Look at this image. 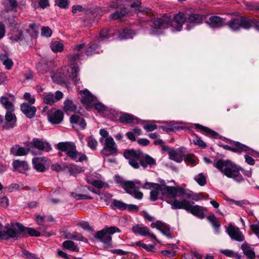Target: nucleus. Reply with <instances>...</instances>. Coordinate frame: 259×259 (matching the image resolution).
Masks as SVG:
<instances>
[{"mask_svg":"<svg viewBox=\"0 0 259 259\" xmlns=\"http://www.w3.org/2000/svg\"><path fill=\"white\" fill-rule=\"evenodd\" d=\"M119 120L120 122L124 124H128L131 123H140L142 122L141 120L138 119L133 115L128 113L122 114L119 117Z\"/></svg>","mask_w":259,"mask_h":259,"instance_id":"28","label":"nucleus"},{"mask_svg":"<svg viewBox=\"0 0 259 259\" xmlns=\"http://www.w3.org/2000/svg\"><path fill=\"white\" fill-rule=\"evenodd\" d=\"M123 155L128 159L129 164L134 168H139L140 166L144 169L152 168L156 164L153 157L139 150H127Z\"/></svg>","mask_w":259,"mask_h":259,"instance_id":"2","label":"nucleus"},{"mask_svg":"<svg viewBox=\"0 0 259 259\" xmlns=\"http://www.w3.org/2000/svg\"><path fill=\"white\" fill-rule=\"evenodd\" d=\"M12 164L14 170L20 173L24 174L28 169V165L24 161L15 160Z\"/></svg>","mask_w":259,"mask_h":259,"instance_id":"30","label":"nucleus"},{"mask_svg":"<svg viewBox=\"0 0 259 259\" xmlns=\"http://www.w3.org/2000/svg\"><path fill=\"white\" fill-rule=\"evenodd\" d=\"M11 40L15 41H21L23 39L22 31L20 30H13L10 36Z\"/></svg>","mask_w":259,"mask_h":259,"instance_id":"42","label":"nucleus"},{"mask_svg":"<svg viewBox=\"0 0 259 259\" xmlns=\"http://www.w3.org/2000/svg\"><path fill=\"white\" fill-rule=\"evenodd\" d=\"M233 145L235 146V147H232L228 145L224 146L223 147L226 150H230L236 153L247 152L250 150V148L248 146L238 142H233Z\"/></svg>","mask_w":259,"mask_h":259,"instance_id":"24","label":"nucleus"},{"mask_svg":"<svg viewBox=\"0 0 259 259\" xmlns=\"http://www.w3.org/2000/svg\"><path fill=\"white\" fill-rule=\"evenodd\" d=\"M2 4L6 12H17L18 4L16 0H4Z\"/></svg>","mask_w":259,"mask_h":259,"instance_id":"31","label":"nucleus"},{"mask_svg":"<svg viewBox=\"0 0 259 259\" xmlns=\"http://www.w3.org/2000/svg\"><path fill=\"white\" fill-rule=\"evenodd\" d=\"M146 189H151L150 199L152 201H156L160 196H169L171 197V193L175 190V187H162L159 184L153 183L146 182L142 186Z\"/></svg>","mask_w":259,"mask_h":259,"instance_id":"6","label":"nucleus"},{"mask_svg":"<svg viewBox=\"0 0 259 259\" xmlns=\"http://www.w3.org/2000/svg\"><path fill=\"white\" fill-rule=\"evenodd\" d=\"M127 209L130 211H138L139 207L135 204H127Z\"/></svg>","mask_w":259,"mask_h":259,"instance_id":"63","label":"nucleus"},{"mask_svg":"<svg viewBox=\"0 0 259 259\" xmlns=\"http://www.w3.org/2000/svg\"><path fill=\"white\" fill-rule=\"evenodd\" d=\"M21 110L22 113L28 118H32L36 112L35 106L29 105L27 103H23L21 105Z\"/></svg>","mask_w":259,"mask_h":259,"instance_id":"27","label":"nucleus"},{"mask_svg":"<svg viewBox=\"0 0 259 259\" xmlns=\"http://www.w3.org/2000/svg\"><path fill=\"white\" fill-rule=\"evenodd\" d=\"M213 166L219 169L223 174L228 178H233L235 181L240 183L244 181L239 171L241 170L243 175L250 178L252 175L251 170H244L229 160L220 159L213 164Z\"/></svg>","mask_w":259,"mask_h":259,"instance_id":"3","label":"nucleus"},{"mask_svg":"<svg viewBox=\"0 0 259 259\" xmlns=\"http://www.w3.org/2000/svg\"><path fill=\"white\" fill-rule=\"evenodd\" d=\"M227 25L232 30L236 31L241 27L249 29L255 24L252 22V18H247L237 15L232 18L229 22L227 23Z\"/></svg>","mask_w":259,"mask_h":259,"instance_id":"8","label":"nucleus"},{"mask_svg":"<svg viewBox=\"0 0 259 259\" xmlns=\"http://www.w3.org/2000/svg\"><path fill=\"white\" fill-rule=\"evenodd\" d=\"M80 94L81 102L83 104L89 105L94 101V97L88 90L81 91Z\"/></svg>","mask_w":259,"mask_h":259,"instance_id":"33","label":"nucleus"},{"mask_svg":"<svg viewBox=\"0 0 259 259\" xmlns=\"http://www.w3.org/2000/svg\"><path fill=\"white\" fill-rule=\"evenodd\" d=\"M110 31L106 29H103L101 30L99 34V37L101 38H106L107 39H108L110 37Z\"/></svg>","mask_w":259,"mask_h":259,"instance_id":"56","label":"nucleus"},{"mask_svg":"<svg viewBox=\"0 0 259 259\" xmlns=\"http://www.w3.org/2000/svg\"><path fill=\"white\" fill-rule=\"evenodd\" d=\"M24 99L28 101V102L33 104L35 102V99L33 97L31 96V94L29 93H25L24 95Z\"/></svg>","mask_w":259,"mask_h":259,"instance_id":"58","label":"nucleus"},{"mask_svg":"<svg viewBox=\"0 0 259 259\" xmlns=\"http://www.w3.org/2000/svg\"><path fill=\"white\" fill-rule=\"evenodd\" d=\"M222 253L230 257H234L236 256L235 253L232 250L225 249L222 251Z\"/></svg>","mask_w":259,"mask_h":259,"instance_id":"61","label":"nucleus"},{"mask_svg":"<svg viewBox=\"0 0 259 259\" xmlns=\"http://www.w3.org/2000/svg\"><path fill=\"white\" fill-rule=\"evenodd\" d=\"M15 228L16 229V237H15V240L18 239L21 236L25 235L28 234L30 236H40V233L35 230L28 227H25L20 223H16L15 224Z\"/></svg>","mask_w":259,"mask_h":259,"instance_id":"11","label":"nucleus"},{"mask_svg":"<svg viewBox=\"0 0 259 259\" xmlns=\"http://www.w3.org/2000/svg\"><path fill=\"white\" fill-rule=\"evenodd\" d=\"M31 151L30 148L27 147L26 149L21 147L19 145H15L10 149V153L16 156H22L26 155L29 151ZM33 154H35V153L31 151Z\"/></svg>","mask_w":259,"mask_h":259,"instance_id":"23","label":"nucleus"},{"mask_svg":"<svg viewBox=\"0 0 259 259\" xmlns=\"http://www.w3.org/2000/svg\"><path fill=\"white\" fill-rule=\"evenodd\" d=\"M47 117L49 121L53 124H58L62 122L64 118V113L61 110L52 109L48 111Z\"/></svg>","mask_w":259,"mask_h":259,"instance_id":"14","label":"nucleus"},{"mask_svg":"<svg viewBox=\"0 0 259 259\" xmlns=\"http://www.w3.org/2000/svg\"><path fill=\"white\" fill-rule=\"evenodd\" d=\"M52 32L51 29L48 26L43 27L41 28V34L42 36L46 37H50L52 35Z\"/></svg>","mask_w":259,"mask_h":259,"instance_id":"53","label":"nucleus"},{"mask_svg":"<svg viewBox=\"0 0 259 259\" xmlns=\"http://www.w3.org/2000/svg\"><path fill=\"white\" fill-rule=\"evenodd\" d=\"M169 158L177 162H181L183 160V155L181 151L175 150L170 149L168 152Z\"/></svg>","mask_w":259,"mask_h":259,"instance_id":"35","label":"nucleus"},{"mask_svg":"<svg viewBox=\"0 0 259 259\" xmlns=\"http://www.w3.org/2000/svg\"><path fill=\"white\" fill-rule=\"evenodd\" d=\"M0 123L2 124L3 128L6 130L15 127L17 124V117L14 113V111H7L5 115V121L3 120H1Z\"/></svg>","mask_w":259,"mask_h":259,"instance_id":"13","label":"nucleus"},{"mask_svg":"<svg viewBox=\"0 0 259 259\" xmlns=\"http://www.w3.org/2000/svg\"><path fill=\"white\" fill-rule=\"evenodd\" d=\"M66 238L69 239L84 241V237L80 233L77 232H74L72 234L68 233L66 235Z\"/></svg>","mask_w":259,"mask_h":259,"instance_id":"46","label":"nucleus"},{"mask_svg":"<svg viewBox=\"0 0 259 259\" xmlns=\"http://www.w3.org/2000/svg\"><path fill=\"white\" fill-rule=\"evenodd\" d=\"M23 254L27 259H38V257L34 253L29 252L27 250H24Z\"/></svg>","mask_w":259,"mask_h":259,"instance_id":"55","label":"nucleus"},{"mask_svg":"<svg viewBox=\"0 0 259 259\" xmlns=\"http://www.w3.org/2000/svg\"><path fill=\"white\" fill-rule=\"evenodd\" d=\"M88 146L92 150H96L98 142L93 136L88 137L87 139Z\"/></svg>","mask_w":259,"mask_h":259,"instance_id":"48","label":"nucleus"},{"mask_svg":"<svg viewBox=\"0 0 259 259\" xmlns=\"http://www.w3.org/2000/svg\"><path fill=\"white\" fill-rule=\"evenodd\" d=\"M130 7L134 9L138 13H141L143 14L147 13L149 10L142 6V2L140 0H133L130 5Z\"/></svg>","mask_w":259,"mask_h":259,"instance_id":"34","label":"nucleus"},{"mask_svg":"<svg viewBox=\"0 0 259 259\" xmlns=\"http://www.w3.org/2000/svg\"><path fill=\"white\" fill-rule=\"evenodd\" d=\"M167 202L171 205L173 209H184L200 218L203 217L204 213L202 207L198 205L193 206L189 201L185 199L182 200H167Z\"/></svg>","mask_w":259,"mask_h":259,"instance_id":"7","label":"nucleus"},{"mask_svg":"<svg viewBox=\"0 0 259 259\" xmlns=\"http://www.w3.org/2000/svg\"><path fill=\"white\" fill-rule=\"evenodd\" d=\"M157 126L155 124H147L144 126V128L147 132H152L157 129Z\"/></svg>","mask_w":259,"mask_h":259,"instance_id":"60","label":"nucleus"},{"mask_svg":"<svg viewBox=\"0 0 259 259\" xmlns=\"http://www.w3.org/2000/svg\"><path fill=\"white\" fill-rule=\"evenodd\" d=\"M10 97L12 98L11 101L7 97L2 96L0 98V102L7 111H14V105L12 103L14 101V97L12 95H10Z\"/></svg>","mask_w":259,"mask_h":259,"instance_id":"29","label":"nucleus"},{"mask_svg":"<svg viewBox=\"0 0 259 259\" xmlns=\"http://www.w3.org/2000/svg\"><path fill=\"white\" fill-rule=\"evenodd\" d=\"M64 110L66 113L74 112L76 110V106L72 100L67 99L64 102Z\"/></svg>","mask_w":259,"mask_h":259,"instance_id":"37","label":"nucleus"},{"mask_svg":"<svg viewBox=\"0 0 259 259\" xmlns=\"http://www.w3.org/2000/svg\"><path fill=\"white\" fill-rule=\"evenodd\" d=\"M62 246L64 248L72 251L78 252L79 250L78 247L71 240L64 241L62 243Z\"/></svg>","mask_w":259,"mask_h":259,"instance_id":"36","label":"nucleus"},{"mask_svg":"<svg viewBox=\"0 0 259 259\" xmlns=\"http://www.w3.org/2000/svg\"><path fill=\"white\" fill-rule=\"evenodd\" d=\"M111 206L114 209H118L120 210H124L127 208V204L116 199H114L112 201Z\"/></svg>","mask_w":259,"mask_h":259,"instance_id":"41","label":"nucleus"},{"mask_svg":"<svg viewBox=\"0 0 259 259\" xmlns=\"http://www.w3.org/2000/svg\"><path fill=\"white\" fill-rule=\"evenodd\" d=\"M70 121L72 124L76 126L78 125L82 130H84L85 128L86 122L85 120L78 115H72L70 118Z\"/></svg>","mask_w":259,"mask_h":259,"instance_id":"32","label":"nucleus"},{"mask_svg":"<svg viewBox=\"0 0 259 259\" xmlns=\"http://www.w3.org/2000/svg\"><path fill=\"white\" fill-rule=\"evenodd\" d=\"M57 147L58 150L65 152L67 156L76 162H82L88 160V157L84 154L77 151L74 142H59Z\"/></svg>","mask_w":259,"mask_h":259,"instance_id":"4","label":"nucleus"},{"mask_svg":"<svg viewBox=\"0 0 259 259\" xmlns=\"http://www.w3.org/2000/svg\"><path fill=\"white\" fill-rule=\"evenodd\" d=\"M51 50L55 53L61 52L63 50L64 45L61 41H53L50 44Z\"/></svg>","mask_w":259,"mask_h":259,"instance_id":"38","label":"nucleus"},{"mask_svg":"<svg viewBox=\"0 0 259 259\" xmlns=\"http://www.w3.org/2000/svg\"><path fill=\"white\" fill-rule=\"evenodd\" d=\"M134 35L135 33L133 30L128 28H124L119 33V37L121 39H127L132 38Z\"/></svg>","mask_w":259,"mask_h":259,"instance_id":"39","label":"nucleus"},{"mask_svg":"<svg viewBox=\"0 0 259 259\" xmlns=\"http://www.w3.org/2000/svg\"><path fill=\"white\" fill-rule=\"evenodd\" d=\"M99 49L97 45H92L88 47L86 51V55L88 56H92L96 53H98Z\"/></svg>","mask_w":259,"mask_h":259,"instance_id":"49","label":"nucleus"},{"mask_svg":"<svg viewBox=\"0 0 259 259\" xmlns=\"http://www.w3.org/2000/svg\"><path fill=\"white\" fill-rule=\"evenodd\" d=\"M127 12L125 8H123L120 10H117L115 12L111 15V18L112 19H121L126 14Z\"/></svg>","mask_w":259,"mask_h":259,"instance_id":"43","label":"nucleus"},{"mask_svg":"<svg viewBox=\"0 0 259 259\" xmlns=\"http://www.w3.org/2000/svg\"><path fill=\"white\" fill-rule=\"evenodd\" d=\"M241 248L247 259H254L255 258V253L253 245H250L245 242L241 245Z\"/></svg>","mask_w":259,"mask_h":259,"instance_id":"26","label":"nucleus"},{"mask_svg":"<svg viewBox=\"0 0 259 259\" xmlns=\"http://www.w3.org/2000/svg\"><path fill=\"white\" fill-rule=\"evenodd\" d=\"M121 183L122 188L126 193L137 199L141 200L142 199L143 197V193L140 191L139 188L135 186L136 184H140L139 181H136L135 182H133L129 181H123Z\"/></svg>","mask_w":259,"mask_h":259,"instance_id":"10","label":"nucleus"},{"mask_svg":"<svg viewBox=\"0 0 259 259\" xmlns=\"http://www.w3.org/2000/svg\"><path fill=\"white\" fill-rule=\"evenodd\" d=\"M175 190L174 191V192L171 193V197L174 199V201L175 199H177L176 198L177 197H181L182 200L183 199L189 198L191 199L192 195L190 193H187L185 191V190L181 188V187H175ZM168 200H171L170 199H168Z\"/></svg>","mask_w":259,"mask_h":259,"instance_id":"25","label":"nucleus"},{"mask_svg":"<svg viewBox=\"0 0 259 259\" xmlns=\"http://www.w3.org/2000/svg\"><path fill=\"white\" fill-rule=\"evenodd\" d=\"M63 97V94L59 91L55 92V95L52 93H48L44 96V102L48 105H52L55 102L60 100Z\"/></svg>","mask_w":259,"mask_h":259,"instance_id":"19","label":"nucleus"},{"mask_svg":"<svg viewBox=\"0 0 259 259\" xmlns=\"http://www.w3.org/2000/svg\"><path fill=\"white\" fill-rule=\"evenodd\" d=\"M195 127L197 128H199L201 131L204 132L207 135L210 136L212 137H215L218 136V134L214 131H212L210 128L202 126L199 124H196L195 125Z\"/></svg>","mask_w":259,"mask_h":259,"instance_id":"44","label":"nucleus"},{"mask_svg":"<svg viewBox=\"0 0 259 259\" xmlns=\"http://www.w3.org/2000/svg\"><path fill=\"white\" fill-rule=\"evenodd\" d=\"M151 227L153 228H156L168 238H172L169 227L163 222L159 221H156L155 223H152Z\"/></svg>","mask_w":259,"mask_h":259,"instance_id":"20","label":"nucleus"},{"mask_svg":"<svg viewBox=\"0 0 259 259\" xmlns=\"http://www.w3.org/2000/svg\"><path fill=\"white\" fill-rule=\"evenodd\" d=\"M55 5L58 6L60 8L66 9L68 6V2L67 0H55Z\"/></svg>","mask_w":259,"mask_h":259,"instance_id":"51","label":"nucleus"},{"mask_svg":"<svg viewBox=\"0 0 259 259\" xmlns=\"http://www.w3.org/2000/svg\"><path fill=\"white\" fill-rule=\"evenodd\" d=\"M92 185L98 188H102L104 187L105 183L100 180H95L93 181Z\"/></svg>","mask_w":259,"mask_h":259,"instance_id":"62","label":"nucleus"},{"mask_svg":"<svg viewBox=\"0 0 259 259\" xmlns=\"http://www.w3.org/2000/svg\"><path fill=\"white\" fill-rule=\"evenodd\" d=\"M31 144L35 148L40 151L49 152L52 149L51 145L49 143L38 138H33Z\"/></svg>","mask_w":259,"mask_h":259,"instance_id":"21","label":"nucleus"},{"mask_svg":"<svg viewBox=\"0 0 259 259\" xmlns=\"http://www.w3.org/2000/svg\"><path fill=\"white\" fill-rule=\"evenodd\" d=\"M193 142L195 145L201 147L202 148H205L206 147V144L205 143H204L198 137H196L195 139H194Z\"/></svg>","mask_w":259,"mask_h":259,"instance_id":"57","label":"nucleus"},{"mask_svg":"<svg viewBox=\"0 0 259 259\" xmlns=\"http://www.w3.org/2000/svg\"><path fill=\"white\" fill-rule=\"evenodd\" d=\"M250 229L259 238V222L257 224L250 225Z\"/></svg>","mask_w":259,"mask_h":259,"instance_id":"59","label":"nucleus"},{"mask_svg":"<svg viewBox=\"0 0 259 259\" xmlns=\"http://www.w3.org/2000/svg\"><path fill=\"white\" fill-rule=\"evenodd\" d=\"M227 232L232 239L239 242L243 241L245 239L243 233L237 227L230 225L228 228Z\"/></svg>","mask_w":259,"mask_h":259,"instance_id":"18","label":"nucleus"},{"mask_svg":"<svg viewBox=\"0 0 259 259\" xmlns=\"http://www.w3.org/2000/svg\"><path fill=\"white\" fill-rule=\"evenodd\" d=\"M184 22H186V14L179 13L176 14L172 20L166 17L164 19L154 18L148 21L149 25H152V31L154 33H159L158 30H162L171 26L172 31H179L182 29Z\"/></svg>","mask_w":259,"mask_h":259,"instance_id":"1","label":"nucleus"},{"mask_svg":"<svg viewBox=\"0 0 259 259\" xmlns=\"http://www.w3.org/2000/svg\"><path fill=\"white\" fill-rule=\"evenodd\" d=\"M69 171L71 175L78 173L81 171V167L75 164H70L69 168Z\"/></svg>","mask_w":259,"mask_h":259,"instance_id":"52","label":"nucleus"},{"mask_svg":"<svg viewBox=\"0 0 259 259\" xmlns=\"http://www.w3.org/2000/svg\"><path fill=\"white\" fill-rule=\"evenodd\" d=\"M194 180L201 186H203L206 184V178L203 173L195 176Z\"/></svg>","mask_w":259,"mask_h":259,"instance_id":"47","label":"nucleus"},{"mask_svg":"<svg viewBox=\"0 0 259 259\" xmlns=\"http://www.w3.org/2000/svg\"><path fill=\"white\" fill-rule=\"evenodd\" d=\"M101 153L105 156H110L116 154L117 149L113 139L111 137H107L105 140V143Z\"/></svg>","mask_w":259,"mask_h":259,"instance_id":"12","label":"nucleus"},{"mask_svg":"<svg viewBox=\"0 0 259 259\" xmlns=\"http://www.w3.org/2000/svg\"><path fill=\"white\" fill-rule=\"evenodd\" d=\"M40 160V159L33 158L32 162L34 168L38 172H42L46 171V168Z\"/></svg>","mask_w":259,"mask_h":259,"instance_id":"40","label":"nucleus"},{"mask_svg":"<svg viewBox=\"0 0 259 259\" xmlns=\"http://www.w3.org/2000/svg\"><path fill=\"white\" fill-rule=\"evenodd\" d=\"M187 29L189 30L196 25L200 24L203 19V16L197 13L186 14Z\"/></svg>","mask_w":259,"mask_h":259,"instance_id":"15","label":"nucleus"},{"mask_svg":"<svg viewBox=\"0 0 259 259\" xmlns=\"http://www.w3.org/2000/svg\"><path fill=\"white\" fill-rule=\"evenodd\" d=\"M0 59L3 61V65L7 70L11 69L14 64L12 60L8 58L7 56L5 55L0 56Z\"/></svg>","mask_w":259,"mask_h":259,"instance_id":"45","label":"nucleus"},{"mask_svg":"<svg viewBox=\"0 0 259 259\" xmlns=\"http://www.w3.org/2000/svg\"><path fill=\"white\" fill-rule=\"evenodd\" d=\"M78 225L81 227L83 230L89 231H93V229L90 226L89 224L87 222L81 221L78 224Z\"/></svg>","mask_w":259,"mask_h":259,"instance_id":"54","label":"nucleus"},{"mask_svg":"<svg viewBox=\"0 0 259 259\" xmlns=\"http://www.w3.org/2000/svg\"><path fill=\"white\" fill-rule=\"evenodd\" d=\"M0 203L4 207H7L9 205V200L7 197H3L0 199Z\"/></svg>","mask_w":259,"mask_h":259,"instance_id":"64","label":"nucleus"},{"mask_svg":"<svg viewBox=\"0 0 259 259\" xmlns=\"http://www.w3.org/2000/svg\"><path fill=\"white\" fill-rule=\"evenodd\" d=\"M120 230L116 227H110L105 229L98 231L95 237L103 242L105 245H109L111 241V235L115 232H120Z\"/></svg>","mask_w":259,"mask_h":259,"instance_id":"9","label":"nucleus"},{"mask_svg":"<svg viewBox=\"0 0 259 259\" xmlns=\"http://www.w3.org/2000/svg\"><path fill=\"white\" fill-rule=\"evenodd\" d=\"M15 225H12L11 227H4L0 223V239H9L12 238L15 239L16 235L18 234L15 232Z\"/></svg>","mask_w":259,"mask_h":259,"instance_id":"16","label":"nucleus"},{"mask_svg":"<svg viewBox=\"0 0 259 259\" xmlns=\"http://www.w3.org/2000/svg\"><path fill=\"white\" fill-rule=\"evenodd\" d=\"M207 220L212 224V226L218 229L220 227L219 222L217 220L216 217L214 215H210L207 217Z\"/></svg>","mask_w":259,"mask_h":259,"instance_id":"50","label":"nucleus"},{"mask_svg":"<svg viewBox=\"0 0 259 259\" xmlns=\"http://www.w3.org/2000/svg\"><path fill=\"white\" fill-rule=\"evenodd\" d=\"M84 47V44H79L75 46L73 48L74 51H77L76 53L70 54L68 55V59L70 63V66L68 67L67 71L69 74V76L72 78L75 83L77 85L79 84V79L77 78V75L79 72V68L77 64L74 63V62L82 56V54L79 52Z\"/></svg>","mask_w":259,"mask_h":259,"instance_id":"5","label":"nucleus"},{"mask_svg":"<svg viewBox=\"0 0 259 259\" xmlns=\"http://www.w3.org/2000/svg\"><path fill=\"white\" fill-rule=\"evenodd\" d=\"M207 23L212 28H219L227 25L225 20L218 16L210 17Z\"/></svg>","mask_w":259,"mask_h":259,"instance_id":"22","label":"nucleus"},{"mask_svg":"<svg viewBox=\"0 0 259 259\" xmlns=\"http://www.w3.org/2000/svg\"><path fill=\"white\" fill-rule=\"evenodd\" d=\"M133 232L136 234L142 236H149L151 238L154 239L157 241V238L155 235L150 232V230L147 227L144 226L143 225H137L132 227Z\"/></svg>","mask_w":259,"mask_h":259,"instance_id":"17","label":"nucleus"}]
</instances>
